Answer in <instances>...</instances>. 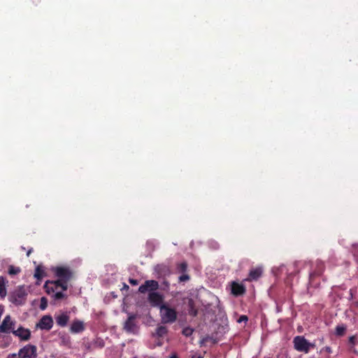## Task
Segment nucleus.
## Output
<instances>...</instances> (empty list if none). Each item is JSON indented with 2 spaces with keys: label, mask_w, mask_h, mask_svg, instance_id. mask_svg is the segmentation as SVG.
Wrapping results in <instances>:
<instances>
[{
  "label": "nucleus",
  "mask_w": 358,
  "mask_h": 358,
  "mask_svg": "<svg viewBox=\"0 0 358 358\" xmlns=\"http://www.w3.org/2000/svg\"><path fill=\"white\" fill-rule=\"evenodd\" d=\"M325 270L324 263L320 259H317L315 262V268L309 273V281L312 283L314 278L320 276Z\"/></svg>",
  "instance_id": "obj_5"
},
{
  "label": "nucleus",
  "mask_w": 358,
  "mask_h": 358,
  "mask_svg": "<svg viewBox=\"0 0 358 358\" xmlns=\"http://www.w3.org/2000/svg\"><path fill=\"white\" fill-rule=\"evenodd\" d=\"M19 358H37V348L34 345L27 344L18 351Z\"/></svg>",
  "instance_id": "obj_3"
},
{
  "label": "nucleus",
  "mask_w": 358,
  "mask_h": 358,
  "mask_svg": "<svg viewBox=\"0 0 358 358\" xmlns=\"http://www.w3.org/2000/svg\"><path fill=\"white\" fill-rule=\"evenodd\" d=\"M129 282L132 285H137L138 284V280L134 278H129Z\"/></svg>",
  "instance_id": "obj_34"
},
{
  "label": "nucleus",
  "mask_w": 358,
  "mask_h": 358,
  "mask_svg": "<svg viewBox=\"0 0 358 358\" xmlns=\"http://www.w3.org/2000/svg\"><path fill=\"white\" fill-rule=\"evenodd\" d=\"M169 282L167 280H164L162 282V285L164 286L163 289L166 290L169 288Z\"/></svg>",
  "instance_id": "obj_33"
},
{
  "label": "nucleus",
  "mask_w": 358,
  "mask_h": 358,
  "mask_svg": "<svg viewBox=\"0 0 358 358\" xmlns=\"http://www.w3.org/2000/svg\"><path fill=\"white\" fill-rule=\"evenodd\" d=\"M124 288L128 289H129V286L127 284L124 283Z\"/></svg>",
  "instance_id": "obj_37"
},
{
  "label": "nucleus",
  "mask_w": 358,
  "mask_h": 358,
  "mask_svg": "<svg viewBox=\"0 0 358 358\" xmlns=\"http://www.w3.org/2000/svg\"><path fill=\"white\" fill-rule=\"evenodd\" d=\"M27 293L22 287H19L15 290L10 296V301L16 306L22 305L24 303Z\"/></svg>",
  "instance_id": "obj_4"
},
{
  "label": "nucleus",
  "mask_w": 358,
  "mask_h": 358,
  "mask_svg": "<svg viewBox=\"0 0 358 358\" xmlns=\"http://www.w3.org/2000/svg\"><path fill=\"white\" fill-rule=\"evenodd\" d=\"M164 296L163 294L157 292H151L148 293V300L150 305L153 307H159L160 308V306L164 304Z\"/></svg>",
  "instance_id": "obj_7"
},
{
  "label": "nucleus",
  "mask_w": 358,
  "mask_h": 358,
  "mask_svg": "<svg viewBox=\"0 0 358 358\" xmlns=\"http://www.w3.org/2000/svg\"><path fill=\"white\" fill-rule=\"evenodd\" d=\"M18 355L15 353L9 354L6 358H19Z\"/></svg>",
  "instance_id": "obj_35"
},
{
  "label": "nucleus",
  "mask_w": 358,
  "mask_h": 358,
  "mask_svg": "<svg viewBox=\"0 0 358 358\" xmlns=\"http://www.w3.org/2000/svg\"><path fill=\"white\" fill-rule=\"evenodd\" d=\"M15 322L11 320V317L8 315H6L1 324L0 325L1 333H9L11 330H14Z\"/></svg>",
  "instance_id": "obj_10"
},
{
  "label": "nucleus",
  "mask_w": 358,
  "mask_h": 358,
  "mask_svg": "<svg viewBox=\"0 0 358 358\" xmlns=\"http://www.w3.org/2000/svg\"><path fill=\"white\" fill-rule=\"evenodd\" d=\"M43 275L44 271L43 270V268L39 266H37L35 269L34 277L38 280H41L43 278Z\"/></svg>",
  "instance_id": "obj_24"
},
{
  "label": "nucleus",
  "mask_w": 358,
  "mask_h": 358,
  "mask_svg": "<svg viewBox=\"0 0 358 358\" xmlns=\"http://www.w3.org/2000/svg\"><path fill=\"white\" fill-rule=\"evenodd\" d=\"M22 249L24 250H25V248H24V247H23V246H22Z\"/></svg>",
  "instance_id": "obj_39"
},
{
  "label": "nucleus",
  "mask_w": 358,
  "mask_h": 358,
  "mask_svg": "<svg viewBox=\"0 0 358 358\" xmlns=\"http://www.w3.org/2000/svg\"><path fill=\"white\" fill-rule=\"evenodd\" d=\"M263 269L262 267L258 266L250 269L248 277L245 279V281H255L257 280L262 275Z\"/></svg>",
  "instance_id": "obj_14"
},
{
  "label": "nucleus",
  "mask_w": 358,
  "mask_h": 358,
  "mask_svg": "<svg viewBox=\"0 0 358 358\" xmlns=\"http://www.w3.org/2000/svg\"><path fill=\"white\" fill-rule=\"evenodd\" d=\"M231 294L236 296L243 295L246 289L243 283H238L237 282H232L231 285Z\"/></svg>",
  "instance_id": "obj_13"
},
{
  "label": "nucleus",
  "mask_w": 358,
  "mask_h": 358,
  "mask_svg": "<svg viewBox=\"0 0 358 358\" xmlns=\"http://www.w3.org/2000/svg\"><path fill=\"white\" fill-rule=\"evenodd\" d=\"M194 332V329L189 327H185L182 329V334L186 336V337H189L190 336H192V334H193Z\"/></svg>",
  "instance_id": "obj_26"
},
{
  "label": "nucleus",
  "mask_w": 358,
  "mask_h": 358,
  "mask_svg": "<svg viewBox=\"0 0 358 358\" xmlns=\"http://www.w3.org/2000/svg\"><path fill=\"white\" fill-rule=\"evenodd\" d=\"M54 283H55V286L57 288H62V291H66L68 289L67 282L63 281L62 279H58L57 280H53Z\"/></svg>",
  "instance_id": "obj_22"
},
{
  "label": "nucleus",
  "mask_w": 358,
  "mask_h": 358,
  "mask_svg": "<svg viewBox=\"0 0 358 358\" xmlns=\"http://www.w3.org/2000/svg\"><path fill=\"white\" fill-rule=\"evenodd\" d=\"M13 334L20 338L22 341H29L31 338V331L29 329H25L23 327H20L16 330H13Z\"/></svg>",
  "instance_id": "obj_11"
},
{
  "label": "nucleus",
  "mask_w": 358,
  "mask_h": 358,
  "mask_svg": "<svg viewBox=\"0 0 358 358\" xmlns=\"http://www.w3.org/2000/svg\"><path fill=\"white\" fill-rule=\"evenodd\" d=\"M159 282L155 280H148L141 285L138 288V292L141 294H145L147 292H155L159 289Z\"/></svg>",
  "instance_id": "obj_6"
},
{
  "label": "nucleus",
  "mask_w": 358,
  "mask_h": 358,
  "mask_svg": "<svg viewBox=\"0 0 358 358\" xmlns=\"http://www.w3.org/2000/svg\"><path fill=\"white\" fill-rule=\"evenodd\" d=\"M21 272V268L17 266H15L13 265H10L8 266V273L10 275H14L20 273Z\"/></svg>",
  "instance_id": "obj_23"
},
{
  "label": "nucleus",
  "mask_w": 358,
  "mask_h": 358,
  "mask_svg": "<svg viewBox=\"0 0 358 358\" xmlns=\"http://www.w3.org/2000/svg\"><path fill=\"white\" fill-rule=\"evenodd\" d=\"M154 270L157 275V278H164L167 275H169L171 273L169 267L164 264L156 265Z\"/></svg>",
  "instance_id": "obj_12"
},
{
  "label": "nucleus",
  "mask_w": 358,
  "mask_h": 358,
  "mask_svg": "<svg viewBox=\"0 0 358 358\" xmlns=\"http://www.w3.org/2000/svg\"><path fill=\"white\" fill-rule=\"evenodd\" d=\"M294 347L298 352L308 353L310 348H313L315 345L309 343L303 336H297L293 340Z\"/></svg>",
  "instance_id": "obj_2"
},
{
  "label": "nucleus",
  "mask_w": 358,
  "mask_h": 358,
  "mask_svg": "<svg viewBox=\"0 0 358 358\" xmlns=\"http://www.w3.org/2000/svg\"><path fill=\"white\" fill-rule=\"evenodd\" d=\"M170 358H178V357H177V355H173L171 356Z\"/></svg>",
  "instance_id": "obj_38"
},
{
  "label": "nucleus",
  "mask_w": 358,
  "mask_h": 358,
  "mask_svg": "<svg viewBox=\"0 0 358 358\" xmlns=\"http://www.w3.org/2000/svg\"><path fill=\"white\" fill-rule=\"evenodd\" d=\"M55 318L58 326L64 327L67 325L70 317L67 313H62L55 315Z\"/></svg>",
  "instance_id": "obj_15"
},
{
  "label": "nucleus",
  "mask_w": 358,
  "mask_h": 358,
  "mask_svg": "<svg viewBox=\"0 0 358 358\" xmlns=\"http://www.w3.org/2000/svg\"><path fill=\"white\" fill-rule=\"evenodd\" d=\"M248 320V317L246 315H241L239 317V318L238 319L237 322L238 323H241L243 322H247Z\"/></svg>",
  "instance_id": "obj_31"
},
{
  "label": "nucleus",
  "mask_w": 358,
  "mask_h": 358,
  "mask_svg": "<svg viewBox=\"0 0 358 358\" xmlns=\"http://www.w3.org/2000/svg\"><path fill=\"white\" fill-rule=\"evenodd\" d=\"M187 311L188 314L192 317H196L198 314V310L192 299H188L187 300Z\"/></svg>",
  "instance_id": "obj_19"
},
{
  "label": "nucleus",
  "mask_w": 358,
  "mask_h": 358,
  "mask_svg": "<svg viewBox=\"0 0 358 358\" xmlns=\"http://www.w3.org/2000/svg\"><path fill=\"white\" fill-rule=\"evenodd\" d=\"M33 251V249L32 248H30L27 252V256L29 257L30 255V254Z\"/></svg>",
  "instance_id": "obj_36"
},
{
  "label": "nucleus",
  "mask_w": 358,
  "mask_h": 358,
  "mask_svg": "<svg viewBox=\"0 0 358 358\" xmlns=\"http://www.w3.org/2000/svg\"><path fill=\"white\" fill-rule=\"evenodd\" d=\"M187 269V264L186 262H182L178 265V270L181 273L186 272Z\"/></svg>",
  "instance_id": "obj_28"
},
{
  "label": "nucleus",
  "mask_w": 358,
  "mask_h": 358,
  "mask_svg": "<svg viewBox=\"0 0 358 358\" xmlns=\"http://www.w3.org/2000/svg\"><path fill=\"white\" fill-rule=\"evenodd\" d=\"M136 317L134 315L129 316L127 321L124 322V328L128 332H133L135 329V320Z\"/></svg>",
  "instance_id": "obj_18"
},
{
  "label": "nucleus",
  "mask_w": 358,
  "mask_h": 358,
  "mask_svg": "<svg viewBox=\"0 0 358 358\" xmlns=\"http://www.w3.org/2000/svg\"><path fill=\"white\" fill-rule=\"evenodd\" d=\"M85 330V325L83 322L80 320H74L70 327V331L73 334H78Z\"/></svg>",
  "instance_id": "obj_16"
},
{
  "label": "nucleus",
  "mask_w": 358,
  "mask_h": 358,
  "mask_svg": "<svg viewBox=\"0 0 358 358\" xmlns=\"http://www.w3.org/2000/svg\"><path fill=\"white\" fill-rule=\"evenodd\" d=\"M55 273L57 277L59 279L63 280V281H68L71 279L72 273L69 268L66 267L59 266L55 269Z\"/></svg>",
  "instance_id": "obj_9"
},
{
  "label": "nucleus",
  "mask_w": 358,
  "mask_h": 358,
  "mask_svg": "<svg viewBox=\"0 0 358 358\" xmlns=\"http://www.w3.org/2000/svg\"><path fill=\"white\" fill-rule=\"evenodd\" d=\"M168 334V329L166 327L163 325L158 326L155 331L152 334L153 337L157 338H164Z\"/></svg>",
  "instance_id": "obj_17"
},
{
  "label": "nucleus",
  "mask_w": 358,
  "mask_h": 358,
  "mask_svg": "<svg viewBox=\"0 0 358 358\" xmlns=\"http://www.w3.org/2000/svg\"><path fill=\"white\" fill-rule=\"evenodd\" d=\"M53 320L50 315L43 316L36 324V327L41 330L49 331L52 328Z\"/></svg>",
  "instance_id": "obj_8"
},
{
  "label": "nucleus",
  "mask_w": 358,
  "mask_h": 358,
  "mask_svg": "<svg viewBox=\"0 0 358 358\" xmlns=\"http://www.w3.org/2000/svg\"><path fill=\"white\" fill-rule=\"evenodd\" d=\"M47 307H48V299L45 296H43L41 298L40 308L43 310L45 309H46Z\"/></svg>",
  "instance_id": "obj_27"
},
{
  "label": "nucleus",
  "mask_w": 358,
  "mask_h": 358,
  "mask_svg": "<svg viewBox=\"0 0 358 358\" xmlns=\"http://www.w3.org/2000/svg\"><path fill=\"white\" fill-rule=\"evenodd\" d=\"M44 289L48 294H54L57 290V288L55 286V283H54L53 280H48L45 282L44 285Z\"/></svg>",
  "instance_id": "obj_20"
},
{
  "label": "nucleus",
  "mask_w": 358,
  "mask_h": 358,
  "mask_svg": "<svg viewBox=\"0 0 358 358\" xmlns=\"http://www.w3.org/2000/svg\"><path fill=\"white\" fill-rule=\"evenodd\" d=\"M189 280V275L187 274H182L179 277L180 282H185Z\"/></svg>",
  "instance_id": "obj_30"
},
{
  "label": "nucleus",
  "mask_w": 358,
  "mask_h": 358,
  "mask_svg": "<svg viewBox=\"0 0 358 358\" xmlns=\"http://www.w3.org/2000/svg\"><path fill=\"white\" fill-rule=\"evenodd\" d=\"M8 280L3 276L0 277V296L3 299L6 296V283Z\"/></svg>",
  "instance_id": "obj_21"
},
{
  "label": "nucleus",
  "mask_w": 358,
  "mask_h": 358,
  "mask_svg": "<svg viewBox=\"0 0 358 358\" xmlns=\"http://www.w3.org/2000/svg\"><path fill=\"white\" fill-rule=\"evenodd\" d=\"M53 297L55 299L59 300L63 299L64 297V294L62 292H57L54 293Z\"/></svg>",
  "instance_id": "obj_29"
},
{
  "label": "nucleus",
  "mask_w": 358,
  "mask_h": 358,
  "mask_svg": "<svg viewBox=\"0 0 358 358\" xmlns=\"http://www.w3.org/2000/svg\"><path fill=\"white\" fill-rule=\"evenodd\" d=\"M159 310L163 323L172 324L177 320V312L176 309L171 308L167 304L160 306Z\"/></svg>",
  "instance_id": "obj_1"
},
{
  "label": "nucleus",
  "mask_w": 358,
  "mask_h": 358,
  "mask_svg": "<svg viewBox=\"0 0 358 358\" xmlns=\"http://www.w3.org/2000/svg\"><path fill=\"white\" fill-rule=\"evenodd\" d=\"M346 330V327L344 325L337 326L336 327V334L338 336H342L344 335L345 331Z\"/></svg>",
  "instance_id": "obj_25"
},
{
  "label": "nucleus",
  "mask_w": 358,
  "mask_h": 358,
  "mask_svg": "<svg viewBox=\"0 0 358 358\" xmlns=\"http://www.w3.org/2000/svg\"><path fill=\"white\" fill-rule=\"evenodd\" d=\"M349 343L351 344L352 345H356V336H352L349 338Z\"/></svg>",
  "instance_id": "obj_32"
}]
</instances>
